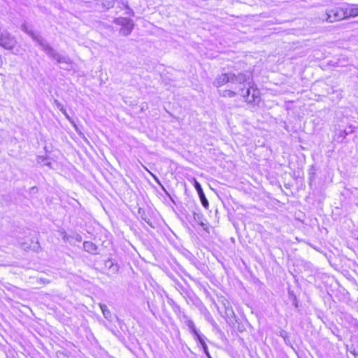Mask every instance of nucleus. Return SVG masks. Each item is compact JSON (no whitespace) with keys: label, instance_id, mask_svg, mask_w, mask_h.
Masks as SVG:
<instances>
[{"label":"nucleus","instance_id":"f257e3e1","mask_svg":"<svg viewBox=\"0 0 358 358\" xmlns=\"http://www.w3.org/2000/svg\"><path fill=\"white\" fill-rule=\"evenodd\" d=\"M239 94L243 96L248 103H255L259 99V91L255 88L253 84L249 80L244 85H231V90H226L220 92V95L224 97H234Z\"/></svg>","mask_w":358,"mask_h":358},{"label":"nucleus","instance_id":"f03ea898","mask_svg":"<svg viewBox=\"0 0 358 358\" xmlns=\"http://www.w3.org/2000/svg\"><path fill=\"white\" fill-rule=\"evenodd\" d=\"M250 79V76L245 73H238L236 75L233 73H223L216 78L213 85L216 87H220L226 83L231 85H244L245 87L247 81Z\"/></svg>","mask_w":358,"mask_h":358},{"label":"nucleus","instance_id":"7ed1b4c3","mask_svg":"<svg viewBox=\"0 0 358 358\" xmlns=\"http://www.w3.org/2000/svg\"><path fill=\"white\" fill-rule=\"evenodd\" d=\"M114 24L120 27L119 32L122 36L129 35L134 27L132 20L127 17H117L113 20Z\"/></svg>","mask_w":358,"mask_h":358},{"label":"nucleus","instance_id":"20e7f679","mask_svg":"<svg viewBox=\"0 0 358 358\" xmlns=\"http://www.w3.org/2000/svg\"><path fill=\"white\" fill-rule=\"evenodd\" d=\"M345 18H348L346 6L343 8L336 7L327 10L323 20L332 23Z\"/></svg>","mask_w":358,"mask_h":358},{"label":"nucleus","instance_id":"39448f33","mask_svg":"<svg viewBox=\"0 0 358 358\" xmlns=\"http://www.w3.org/2000/svg\"><path fill=\"white\" fill-rule=\"evenodd\" d=\"M41 49L51 58L59 64H69V58L58 54L46 41H41Z\"/></svg>","mask_w":358,"mask_h":358},{"label":"nucleus","instance_id":"423d86ee","mask_svg":"<svg viewBox=\"0 0 358 358\" xmlns=\"http://www.w3.org/2000/svg\"><path fill=\"white\" fill-rule=\"evenodd\" d=\"M17 41L8 32L4 31L0 34V46L6 50H12Z\"/></svg>","mask_w":358,"mask_h":358},{"label":"nucleus","instance_id":"0eeeda50","mask_svg":"<svg viewBox=\"0 0 358 358\" xmlns=\"http://www.w3.org/2000/svg\"><path fill=\"white\" fill-rule=\"evenodd\" d=\"M183 322L188 327L189 331L196 336V338L199 341V343L205 345V341L203 336L196 329L194 322L186 315H183Z\"/></svg>","mask_w":358,"mask_h":358},{"label":"nucleus","instance_id":"6e6552de","mask_svg":"<svg viewBox=\"0 0 358 358\" xmlns=\"http://www.w3.org/2000/svg\"><path fill=\"white\" fill-rule=\"evenodd\" d=\"M192 182H193V185H194L195 189H196V191L198 192L199 199L201 200V202L203 206L205 208H208V206H209L208 201L204 194V192L202 189L201 185L194 178H192Z\"/></svg>","mask_w":358,"mask_h":358},{"label":"nucleus","instance_id":"1a4fd4ad","mask_svg":"<svg viewBox=\"0 0 358 358\" xmlns=\"http://www.w3.org/2000/svg\"><path fill=\"white\" fill-rule=\"evenodd\" d=\"M22 29L27 34L30 35L32 38L37 43L38 45L41 46V41H45L44 39H43L41 36L35 34L29 27V26L27 24H23L22 25Z\"/></svg>","mask_w":358,"mask_h":358},{"label":"nucleus","instance_id":"9d476101","mask_svg":"<svg viewBox=\"0 0 358 358\" xmlns=\"http://www.w3.org/2000/svg\"><path fill=\"white\" fill-rule=\"evenodd\" d=\"M83 248L86 252L92 255H96L98 253L97 246L91 241H85L83 243Z\"/></svg>","mask_w":358,"mask_h":358},{"label":"nucleus","instance_id":"9b49d317","mask_svg":"<svg viewBox=\"0 0 358 358\" xmlns=\"http://www.w3.org/2000/svg\"><path fill=\"white\" fill-rule=\"evenodd\" d=\"M348 17L358 16V4H352L346 6Z\"/></svg>","mask_w":358,"mask_h":358},{"label":"nucleus","instance_id":"f8f14e48","mask_svg":"<svg viewBox=\"0 0 358 358\" xmlns=\"http://www.w3.org/2000/svg\"><path fill=\"white\" fill-rule=\"evenodd\" d=\"M122 6L124 8V10H123V14L125 15H127L129 17H134V11L132 8H130L129 6L127 1H122Z\"/></svg>","mask_w":358,"mask_h":358},{"label":"nucleus","instance_id":"ddd939ff","mask_svg":"<svg viewBox=\"0 0 358 358\" xmlns=\"http://www.w3.org/2000/svg\"><path fill=\"white\" fill-rule=\"evenodd\" d=\"M101 312L106 319H109L111 317V313L107 306L105 304L100 303L99 304Z\"/></svg>","mask_w":358,"mask_h":358},{"label":"nucleus","instance_id":"4468645a","mask_svg":"<svg viewBox=\"0 0 358 358\" xmlns=\"http://www.w3.org/2000/svg\"><path fill=\"white\" fill-rule=\"evenodd\" d=\"M55 104L57 108L65 115V117L70 120V116L66 113V110L64 108L63 105L57 100H55Z\"/></svg>","mask_w":358,"mask_h":358},{"label":"nucleus","instance_id":"2eb2a0df","mask_svg":"<svg viewBox=\"0 0 358 358\" xmlns=\"http://www.w3.org/2000/svg\"><path fill=\"white\" fill-rule=\"evenodd\" d=\"M37 162L38 164H41L44 166H51V163L50 162H48V159L43 156H38L37 157Z\"/></svg>","mask_w":358,"mask_h":358},{"label":"nucleus","instance_id":"dca6fc26","mask_svg":"<svg viewBox=\"0 0 358 358\" xmlns=\"http://www.w3.org/2000/svg\"><path fill=\"white\" fill-rule=\"evenodd\" d=\"M102 2V5L106 8L108 9L110 7L113 6V0H101Z\"/></svg>","mask_w":358,"mask_h":358},{"label":"nucleus","instance_id":"f3484780","mask_svg":"<svg viewBox=\"0 0 358 358\" xmlns=\"http://www.w3.org/2000/svg\"><path fill=\"white\" fill-rule=\"evenodd\" d=\"M201 216L199 214L194 213V220L199 223V224L202 227L205 226V224L201 220Z\"/></svg>","mask_w":358,"mask_h":358},{"label":"nucleus","instance_id":"a211bd4d","mask_svg":"<svg viewBox=\"0 0 358 358\" xmlns=\"http://www.w3.org/2000/svg\"><path fill=\"white\" fill-rule=\"evenodd\" d=\"M122 1L123 0H121L118 2V5L116 7V14H119L124 10V8L122 6Z\"/></svg>","mask_w":358,"mask_h":358},{"label":"nucleus","instance_id":"6ab92c4d","mask_svg":"<svg viewBox=\"0 0 358 358\" xmlns=\"http://www.w3.org/2000/svg\"><path fill=\"white\" fill-rule=\"evenodd\" d=\"M108 266H109L110 268H113V271H117V266H114V265H113V262H112L110 260H109V261H108V262H106V265H108Z\"/></svg>","mask_w":358,"mask_h":358},{"label":"nucleus","instance_id":"aec40b11","mask_svg":"<svg viewBox=\"0 0 358 358\" xmlns=\"http://www.w3.org/2000/svg\"><path fill=\"white\" fill-rule=\"evenodd\" d=\"M201 345H202V347H203V350H204L205 353L206 354V355H207L208 357H210V355H209V353H208V349H207V345H206V344L205 343V345H203V344H201Z\"/></svg>","mask_w":358,"mask_h":358},{"label":"nucleus","instance_id":"412c9836","mask_svg":"<svg viewBox=\"0 0 358 358\" xmlns=\"http://www.w3.org/2000/svg\"><path fill=\"white\" fill-rule=\"evenodd\" d=\"M75 239L77 241L80 242L82 241V236L80 234H76V235L75 236Z\"/></svg>","mask_w":358,"mask_h":358},{"label":"nucleus","instance_id":"4be33fe9","mask_svg":"<svg viewBox=\"0 0 358 358\" xmlns=\"http://www.w3.org/2000/svg\"><path fill=\"white\" fill-rule=\"evenodd\" d=\"M62 233L64 234V238H63L64 240H68V236H67L66 234L64 231L62 232Z\"/></svg>","mask_w":358,"mask_h":358},{"label":"nucleus","instance_id":"5701e85b","mask_svg":"<svg viewBox=\"0 0 358 358\" xmlns=\"http://www.w3.org/2000/svg\"><path fill=\"white\" fill-rule=\"evenodd\" d=\"M2 64H3V59H2L1 56H0V67L2 66Z\"/></svg>","mask_w":358,"mask_h":358},{"label":"nucleus","instance_id":"b1692460","mask_svg":"<svg viewBox=\"0 0 358 358\" xmlns=\"http://www.w3.org/2000/svg\"><path fill=\"white\" fill-rule=\"evenodd\" d=\"M229 310H230V311H231V313H233V310H229V309L227 308V311H229Z\"/></svg>","mask_w":358,"mask_h":358},{"label":"nucleus","instance_id":"393cba45","mask_svg":"<svg viewBox=\"0 0 358 358\" xmlns=\"http://www.w3.org/2000/svg\"><path fill=\"white\" fill-rule=\"evenodd\" d=\"M86 1H88L89 0H85Z\"/></svg>","mask_w":358,"mask_h":358},{"label":"nucleus","instance_id":"a878e982","mask_svg":"<svg viewBox=\"0 0 358 358\" xmlns=\"http://www.w3.org/2000/svg\"><path fill=\"white\" fill-rule=\"evenodd\" d=\"M357 239H358V237H357Z\"/></svg>","mask_w":358,"mask_h":358}]
</instances>
